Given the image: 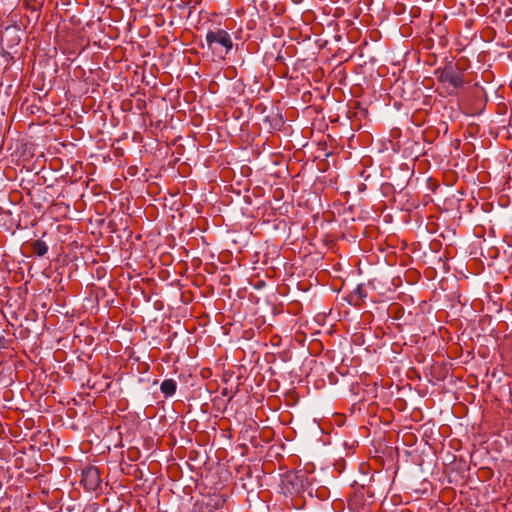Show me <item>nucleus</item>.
Masks as SVG:
<instances>
[{
    "mask_svg": "<svg viewBox=\"0 0 512 512\" xmlns=\"http://www.w3.org/2000/svg\"><path fill=\"white\" fill-rule=\"evenodd\" d=\"M284 488L291 494L305 492L310 486L309 480L303 472L290 473L282 480Z\"/></svg>",
    "mask_w": 512,
    "mask_h": 512,
    "instance_id": "f03ea898",
    "label": "nucleus"
},
{
    "mask_svg": "<svg viewBox=\"0 0 512 512\" xmlns=\"http://www.w3.org/2000/svg\"><path fill=\"white\" fill-rule=\"evenodd\" d=\"M34 253L39 256V257H42L44 256L47 251H48V246L46 245V243L44 241H41V240H37L35 243H34Z\"/></svg>",
    "mask_w": 512,
    "mask_h": 512,
    "instance_id": "423d86ee",
    "label": "nucleus"
},
{
    "mask_svg": "<svg viewBox=\"0 0 512 512\" xmlns=\"http://www.w3.org/2000/svg\"><path fill=\"white\" fill-rule=\"evenodd\" d=\"M176 382L173 379H166L160 385V390L165 397H170L176 392Z\"/></svg>",
    "mask_w": 512,
    "mask_h": 512,
    "instance_id": "39448f33",
    "label": "nucleus"
},
{
    "mask_svg": "<svg viewBox=\"0 0 512 512\" xmlns=\"http://www.w3.org/2000/svg\"><path fill=\"white\" fill-rule=\"evenodd\" d=\"M438 80L443 83H448L454 89L460 88L464 84L463 75L458 72L452 64L446 65L439 71Z\"/></svg>",
    "mask_w": 512,
    "mask_h": 512,
    "instance_id": "7ed1b4c3",
    "label": "nucleus"
},
{
    "mask_svg": "<svg viewBox=\"0 0 512 512\" xmlns=\"http://www.w3.org/2000/svg\"><path fill=\"white\" fill-rule=\"evenodd\" d=\"M206 42L208 48L215 51L220 46L218 53L226 55L233 47V43L229 33L222 29L210 30L206 34Z\"/></svg>",
    "mask_w": 512,
    "mask_h": 512,
    "instance_id": "f257e3e1",
    "label": "nucleus"
},
{
    "mask_svg": "<svg viewBox=\"0 0 512 512\" xmlns=\"http://www.w3.org/2000/svg\"><path fill=\"white\" fill-rule=\"evenodd\" d=\"M100 473L96 467H88L83 471L82 482L89 491H95L100 484Z\"/></svg>",
    "mask_w": 512,
    "mask_h": 512,
    "instance_id": "20e7f679",
    "label": "nucleus"
}]
</instances>
